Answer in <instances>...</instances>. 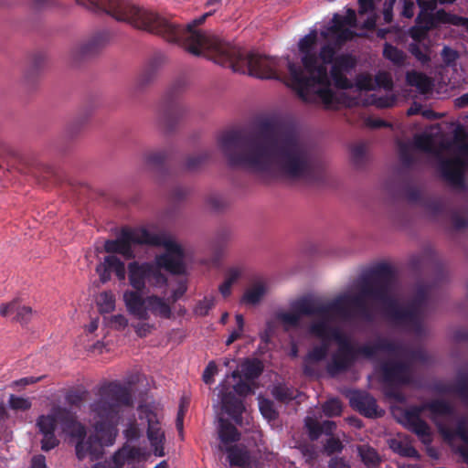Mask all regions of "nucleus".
<instances>
[{
    "label": "nucleus",
    "mask_w": 468,
    "mask_h": 468,
    "mask_svg": "<svg viewBox=\"0 0 468 468\" xmlns=\"http://www.w3.org/2000/svg\"><path fill=\"white\" fill-rule=\"evenodd\" d=\"M409 50L421 64L431 61V48L427 45L411 43L409 46Z\"/></svg>",
    "instance_id": "473e14b6"
},
{
    "label": "nucleus",
    "mask_w": 468,
    "mask_h": 468,
    "mask_svg": "<svg viewBox=\"0 0 468 468\" xmlns=\"http://www.w3.org/2000/svg\"><path fill=\"white\" fill-rule=\"evenodd\" d=\"M424 409L429 410L433 415L434 418L436 416H445L449 415L452 412V408L449 403L444 400H433L430 403H427L424 406Z\"/></svg>",
    "instance_id": "c9c22d12"
},
{
    "label": "nucleus",
    "mask_w": 468,
    "mask_h": 468,
    "mask_svg": "<svg viewBox=\"0 0 468 468\" xmlns=\"http://www.w3.org/2000/svg\"><path fill=\"white\" fill-rule=\"evenodd\" d=\"M406 81L410 86L415 87L417 90L422 94L430 92L433 88L432 80L424 73L416 70L407 72Z\"/></svg>",
    "instance_id": "412c9836"
},
{
    "label": "nucleus",
    "mask_w": 468,
    "mask_h": 468,
    "mask_svg": "<svg viewBox=\"0 0 468 468\" xmlns=\"http://www.w3.org/2000/svg\"><path fill=\"white\" fill-rule=\"evenodd\" d=\"M94 12L103 11L118 21L129 23L133 27L157 35L159 27H165L157 14L140 7L130 0H105L92 2Z\"/></svg>",
    "instance_id": "1a4fd4ad"
},
{
    "label": "nucleus",
    "mask_w": 468,
    "mask_h": 468,
    "mask_svg": "<svg viewBox=\"0 0 468 468\" xmlns=\"http://www.w3.org/2000/svg\"><path fill=\"white\" fill-rule=\"evenodd\" d=\"M350 404L366 417L378 416L376 399L367 393L355 391L350 396Z\"/></svg>",
    "instance_id": "6ab92c4d"
},
{
    "label": "nucleus",
    "mask_w": 468,
    "mask_h": 468,
    "mask_svg": "<svg viewBox=\"0 0 468 468\" xmlns=\"http://www.w3.org/2000/svg\"><path fill=\"white\" fill-rule=\"evenodd\" d=\"M218 436L221 441L220 446L227 447L229 443L238 441L240 434L228 420L219 419Z\"/></svg>",
    "instance_id": "b1692460"
},
{
    "label": "nucleus",
    "mask_w": 468,
    "mask_h": 468,
    "mask_svg": "<svg viewBox=\"0 0 468 468\" xmlns=\"http://www.w3.org/2000/svg\"><path fill=\"white\" fill-rule=\"evenodd\" d=\"M101 314H110L115 310L116 297L112 291L101 292L96 300Z\"/></svg>",
    "instance_id": "bb28decb"
},
{
    "label": "nucleus",
    "mask_w": 468,
    "mask_h": 468,
    "mask_svg": "<svg viewBox=\"0 0 468 468\" xmlns=\"http://www.w3.org/2000/svg\"><path fill=\"white\" fill-rule=\"evenodd\" d=\"M124 437L127 441H137L141 437V430L135 420L130 421L123 431Z\"/></svg>",
    "instance_id": "c03bdc74"
},
{
    "label": "nucleus",
    "mask_w": 468,
    "mask_h": 468,
    "mask_svg": "<svg viewBox=\"0 0 468 468\" xmlns=\"http://www.w3.org/2000/svg\"><path fill=\"white\" fill-rule=\"evenodd\" d=\"M354 289L357 291L356 294L348 291L329 303L313 297L296 299L291 303V310L279 313L277 318L288 331L299 328L303 315L315 317L309 326L310 335L323 340L334 337L338 345L326 367L330 376L335 377L347 370L359 356L372 358L385 354L389 359L382 365L384 381L390 384H409L413 376V353L387 339H378L374 344H366L356 348L348 336L336 326L335 321L337 318L349 320L356 311L364 318L370 319L374 310L368 302L373 301L381 304L386 316L393 324L420 334L429 289L420 288L414 299L405 304L400 297L396 275L385 264L378 265L363 275L354 285Z\"/></svg>",
    "instance_id": "f257e3e1"
},
{
    "label": "nucleus",
    "mask_w": 468,
    "mask_h": 468,
    "mask_svg": "<svg viewBox=\"0 0 468 468\" xmlns=\"http://www.w3.org/2000/svg\"><path fill=\"white\" fill-rule=\"evenodd\" d=\"M188 403L189 402H188L187 399L182 398L180 405H179L178 412H177L176 421V428L179 431V432L183 431L184 417H185Z\"/></svg>",
    "instance_id": "09e8293b"
},
{
    "label": "nucleus",
    "mask_w": 468,
    "mask_h": 468,
    "mask_svg": "<svg viewBox=\"0 0 468 468\" xmlns=\"http://www.w3.org/2000/svg\"><path fill=\"white\" fill-rule=\"evenodd\" d=\"M390 448L401 456L418 459L420 457L417 450L409 442L399 439L390 441Z\"/></svg>",
    "instance_id": "c756f323"
},
{
    "label": "nucleus",
    "mask_w": 468,
    "mask_h": 468,
    "mask_svg": "<svg viewBox=\"0 0 468 468\" xmlns=\"http://www.w3.org/2000/svg\"><path fill=\"white\" fill-rule=\"evenodd\" d=\"M207 12L198 18L190 22L186 28H182L166 18L161 17L165 22V27H159L157 35L168 42H175L183 45L186 49L194 55H203L218 63V58L224 54L223 48L229 44L221 42L210 33L197 30L196 27L205 22L207 17L211 16Z\"/></svg>",
    "instance_id": "423d86ee"
},
{
    "label": "nucleus",
    "mask_w": 468,
    "mask_h": 468,
    "mask_svg": "<svg viewBox=\"0 0 468 468\" xmlns=\"http://www.w3.org/2000/svg\"><path fill=\"white\" fill-rule=\"evenodd\" d=\"M259 408L265 419L269 420L276 419L277 412L273 407V403L271 400L259 398Z\"/></svg>",
    "instance_id": "4c0bfd02"
},
{
    "label": "nucleus",
    "mask_w": 468,
    "mask_h": 468,
    "mask_svg": "<svg viewBox=\"0 0 468 468\" xmlns=\"http://www.w3.org/2000/svg\"><path fill=\"white\" fill-rule=\"evenodd\" d=\"M304 422L311 440L318 439L323 433L331 435L336 428L335 422L332 420H324L323 423H319L311 417H306Z\"/></svg>",
    "instance_id": "aec40b11"
},
{
    "label": "nucleus",
    "mask_w": 468,
    "mask_h": 468,
    "mask_svg": "<svg viewBox=\"0 0 468 468\" xmlns=\"http://www.w3.org/2000/svg\"><path fill=\"white\" fill-rule=\"evenodd\" d=\"M217 372H218V367H217L216 363L214 361H210L203 372V375H202L203 381L206 384L212 383L214 380L213 377L217 374Z\"/></svg>",
    "instance_id": "603ef678"
},
{
    "label": "nucleus",
    "mask_w": 468,
    "mask_h": 468,
    "mask_svg": "<svg viewBox=\"0 0 468 468\" xmlns=\"http://www.w3.org/2000/svg\"><path fill=\"white\" fill-rule=\"evenodd\" d=\"M296 390L285 385H278L272 388V396L281 402H289L296 398Z\"/></svg>",
    "instance_id": "72a5a7b5"
},
{
    "label": "nucleus",
    "mask_w": 468,
    "mask_h": 468,
    "mask_svg": "<svg viewBox=\"0 0 468 468\" xmlns=\"http://www.w3.org/2000/svg\"><path fill=\"white\" fill-rule=\"evenodd\" d=\"M323 411L328 417L339 416L342 412V403L337 399H331L323 405Z\"/></svg>",
    "instance_id": "58836bf2"
},
{
    "label": "nucleus",
    "mask_w": 468,
    "mask_h": 468,
    "mask_svg": "<svg viewBox=\"0 0 468 468\" xmlns=\"http://www.w3.org/2000/svg\"><path fill=\"white\" fill-rule=\"evenodd\" d=\"M129 463L124 453H122V448L118 450L114 455L112 457L110 461H107L105 463L108 468H122L123 465Z\"/></svg>",
    "instance_id": "de8ad7c7"
},
{
    "label": "nucleus",
    "mask_w": 468,
    "mask_h": 468,
    "mask_svg": "<svg viewBox=\"0 0 468 468\" xmlns=\"http://www.w3.org/2000/svg\"><path fill=\"white\" fill-rule=\"evenodd\" d=\"M343 449L342 442L339 439L336 438H330L327 440L325 445H324V451L327 452V454H333L335 452H339Z\"/></svg>",
    "instance_id": "864d4df0"
},
{
    "label": "nucleus",
    "mask_w": 468,
    "mask_h": 468,
    "mask_svg": "<svg viewBox=\"0 0 468 468\" xmlns=\"http://www.w3.org/2000/svg\"><path fill=\"white\" fill-rule=\"evenodd\" d=\"M108 42L104 33H99L76 45L70 51L73 60H80L97 54Z\"/></svg>",
    "instance_id": "2eb2a0df"
},
{
    "label": "nucleus",
    "mask_w": 468,
    "mask_h": 468,
    "mask_svg": "<svg viewBox=\"0 0 468 468\" xmlns=\"http://www.w3.org/2000/svg\"><path fill=\"white\" fill-rule=\"evenodd\" d=\"M397 0H385L383 6V18L385 23H390L393 19V6Z\"/></svg>",
    "instance_id": "4d7b16f0"
},
{
    "label": "nucleus",
    "mask_w": 468,
    "mask_h": 468,
    "mask_svg": "<svg viewBox=\"0 0 468 468\" xmlns=\"http://www.w3.org/2000/svg\"><path fill=\"white\" fill-rule=\"evenodd\" d=\"M17 301H12L10 303H3L0 306V314L3 317H8L9 315L15 314H16V307Z\"/></svg>",
    "instance_id": "bf43d9fd"
},
{
    "label": "nucleus",
    "mask_w": 468,
    "mask_h": 468,
    "mask_svg": "<svg viewBox=\"0 0 468 468\" xmlns=\"http://www.w3.org/2000/svg\"><path fill=\"white\" fill-rule=\"evenodd\" d=\"M409 425L413 432L421 438L423 441H430V427L418 415L409 414Z\"/></svg>",
    "instance_id": "a878e982"
},
{
    "label": "nucleus",
    "mask_w": 468,
    "mask_h": 468,
    "mask_svg": "<svg viewBox=\"0 0 468 468\" xmlns=\"http://www.w3.org/2000/svg\"><path fill=\"white\" fill-rule=\"evenodd\" d=\"M454 15L446 12L443 9L436 11L434 14L420 10L416 18V24L423 27L424 30H431L441 24L453 25Z\"/></svg>",
    "instance_id": "a211bd4d"
},
{
    "label": "nucleus",
    "mask_w": 468,
    "mask_h": 468,
    "mask_svg": "<svg viewBox=\"0 0 468 468\" xmlns=\"http://www.w3.org/2000/svg\"><path fill=\"white\" fill-rule=\"evenodd\" d=\"M356 26L355 10L348 8L346 16L335 14L331 24L320 35L324 39H335V44L325 43L316 52L318 32L312 29L309 34L300 39L299 51L302 54L303 69L287 58V67L291 75L292 88L304 101L314 98L322 101L326 108L336 103L335 93L332 88L350 89L352 81L346 74L356 67V58L349 54L335 57L337 48L356 36L349 27Z\"/></svg>",
    "instance_id": "7ed1b4c3"
},
{
    "label": "nucleus",
    "mask_w": 468,
    "mask_h": 468,
    "mask_svg": "<svg viewBox=\"0 0 468 468\" xmlns=\"http://www.w3.org/2000/svg\"><path fill=\"white\" fill-rule=\"evenodd\" d=\"M37 425L43 434L41 449L43 451H49L55 448L58 444V441L54 434L57 421L53 412L51 411L50 414L40 416L37 419Z\"/></svg>",
    "instance_id": "f3484780"
},
{
    "label": "nucleus",
    "mask_w": 468,
    "mask_h": 468,
    "mask_svg": "<svg viewBox=\"0 0 468 468\" xmlns=\"http://www.w3.org/2000/svg\"><path fill=\"white\" fill-rule=\"evenodd\" d=\"M402 10L400 15L406 18H412L415 14V4L413 0H400Z\"/></svg>",
    "instance_id": "6e6d98bb"
},
{
    "label": "nucleus",
    "mask_w": 468,
    "mask_h": 468,
    "mask_svg": "<svg viewBox=\"0 0 468 468\" xmlns=\"http://www.w3.org/2000/svg\"><path fill=\"white\" fill-rule=\"evenodd\" d=\"M243 267L232 266L226 271L225 280L234 284L242 275Z\"/></svg>",
    "instance_id": "8fccbe9b"
},
{
    "label": "nucleus",
    "mask_w": 468,
    "mask_h": 468,
    "mask_svg": "<svg viewBox=\"0 0 468 468\" xmlns=\"http://www.w3.org/2000/svg\"><path fill=\"white\" fill-rule=\"evenodd\" d=\"M99 399L90 404V416L95 431L94 436L86 439V428L77 420L69 410L56 407L52 409L57 424L62 431L77 441L76 455L79 460L87 456L96 460L101 454L103 446L114 443L118 435V424L123 414L122 408L133 403L131 390L117 382L101 388Z\"/></svg>",
    "instance_id": "39448f33"
},
{
    "label": "nucleus",
    "mask_w": 468,
    "mask_h": 468,
    "mask_svg": "<svg viewBox=\"0 0 468 468\" xmlns=\"http://www.w3.org/2000/svg\"><path fill=\"white\" fill-rule=\"evenodd\" d=\"M396 98L395 96H385L379 97L375 100V104L378 108H388L395 104Z\"/></svg>",
    "instance_id": "e2e57ef3"
},
{
    "label": "nucleus",
    "mask_w": 468,
    "mask_h": 468,
    "mask_svg": "<svg viewBox=\"0 0 468 468\" xmlns=\"http://www.w3.org/2000/svg\"><path fill=\"white\" fill-rule=\"evenodd\" d=\"M441 432L448 440H452L455 437L460 438L467 446L460 448V452L468 463V431L463 423H460L454 431L447 430L440 427Z\"/></svg>",
    "instance_id": "393cba45"
},
{
    "label": "nucleus",
    "mask_w": 468,
    "mask_h": 468,
    "mask_svg": "<svg viewBox=\"0 0 468 468\" xmlns=\"http://www.w3.org/2000/svg\"><path fill=\"white\" fill-rule=\"evenodd\" d=\"M138 411L139 419L147 423V438L154 449V455L164 456L165 432L161 427L160 415L148 405L140 406Z\"/></svg>",
    "instance_id": "ddd939ff"
},
{
    "label": "nucleus",
    "mask_w": 468,
    "mask_h": 468,
    "mask_svg": "<svg viewBox=\"0 0 468 468\" xmlns=\"http://www.w3.org/2000/svg\"><path fill=\"white\" fill-rule=\"evenodd\" d=\"M165 159L162 152H153L145 155V163L149 165L161 164Z\"/></svg>",
    "instance_id": "13d9d810"
},
{
    "label": "nucleus",
    "mask_w": 468,
    "mask_h": 468,
    "mask_svg": "<svg viewBox=\"0 0 468 468\" xmlns=\"http://www.w3.org/2000/svg\"><path fill=\"white\" fill-rule=\"evenodd\" d=\"M376 0H358V13L364 15L375 10Z\"/></svg>",
    "instance_id": "052dcab7"
},
{
    "label": "nucleus",
    "mask_w": 468,
    "mask_h": 468,
    "mask_svg": "<svg viewBox=\"0 0 468 468\" xmlns=\"http://www.w3.org/2000/svg\"><path fill=\"white\" fill-rule=\"evenodd\" d=\"M265 292L266 287L264 283L261 282H256L246 290L242 302L247 304H256L261 301Z\"/></svg>",
    "instance_id": "c85d7f7f"
},
{
    "label": "nucleus",
    "mask_w": 468,
    "mask_h": 468,
    "mask_svg": "<svg viewBox=\"0 0 468 468\" xmlns=\"http://www.w3.org/2000/svg\"><path fill=\"white\" fill-rule=\"evenodd\" d=\"M361 461L368 468L376 467L381 462L378 452L369 445L363 444L357 447Z\"/></svg>",
    "instance_id": "cd10ccee"
},
{
    "label": "nucleus",
    "mask_w": 468,
    "mask_h": 468,
    "mask_svg": "<svg viewBox=\"0 0 468 468\" xmlns=\"http://www.w3.org/2000/svg\"><path fill=\"white\" fill-rule=\"evenodd\" d=\"M375 88H383L386 90H391L393 88V80L388 72L381 71L378 72L375 79Z\"/></svg>",
    "instance_id": "ea45409f"
},
{
    "label": "nucleus",
    "mask_w": 468,
    "mask_h": 468,
    "mask_svg": "<svg viewBox=\"0 0 468 468\" xmlns=\"http://www.w3.org/2000/svg\"><path fill=\"white\" fill-rule=\"evenodd\" d=\"M322 345L320 346H314L307 355L306 358H305V363H312V362H319L321 360H323L327 353H328V350H329V345H328V341L330 340H334L335 342H336L334 337H329L325 340H323Z\"/></svg>",
    "instance_id": "7c9ffc66"
},
{
    "label": "nucleus",
    "mask_w": 468,
    "mask_h": 468,
    "mask_svg": "<svg viewBox=\"0 0 468 468\" xmlns=\"http://www.w3.org/2000/svg\"><path fill=\"white\" fill-rule=\"evenodd\" d=\"M135 244H147L167 248L171 250L175 248L173 238L165 233H152L146 229H122L116 239L106 240L104 250L108 253H118L125 259L134 257L133 246Z\"/></svg>",
    "instance_id": "9d476101"
},
{
    "label": "nucleus",
    "mask_w": 468,
    "mask_h": 468,
    "mask_svg": "<svg viewBox=\"0 0 468 468\" xmlns=\"http://www.w3.org/2000/svg\"><path fill=\"white\" fill-rule=\"evenodd\" d=\"M106 324L117 331H122L129 325L128 318L122 314H117L105 318Z\"/></svg>",
    "instance_id": "e433bc0d"
},
{
    "label": "nucleus",
    "mask_w": 468,
    "mask_h": 468,
    "mask_svg": "<svg viewBox=\"0 0 468 468\" xmlns=\"http://www.w3.org/2000/svg\"><path fill=\"white\" fill-rule=\"evenodd\" d=\"M262 372V365L257 360H245L240 365V371L235 370L231 373L230 377L234 379L240 378L241 375L246 379H254L258 378Z\"/></svg>",
    "instance_id": "5701e85b"
},
{
    "label": "nucleus",
    "mask_w": 468,
    "mask_h": 468,
    "mask_svg": "<svg viewBox=\"0 0 468 468\" xmlns=\"http://www.w3.org/2000/svg\"><path fill=\"white\" fill-rule=\"evenodd\" d=\"M441 58H442L443 62L447 66H450V65H452L458 58V53H457V51H455L454 49H452L449 47H444L441 51Z\"/></svg>",
    "instance_id": "5fc2aeb1"
},
{
    "label": "nucleus",
    "mask_w": 468,
    "mask_h": 468,
    "mask_svg": "<svg viewBox=\"0 0 468 468\" xmlns=\"http://www.w3.org/2000/svg\"><path fill=\"white\" fill-rule=\"evenodd\" d=\"M96 272L102 283L111 280V272H114L120 281L125 280L126 277L124 263L114 255L105 257L103 261L97 265Z\"/></svg>",
    "instance_id": "dca6fc26"
},
{
    "label": "nucleus",
    "mask_w": 468,
    "mask_h": 468,
    "mask_svg": "<svg viewBox=\"0 0 468 468\" xmlns=\"http://www.w3.org/2000/svg\"><path fill=\"white\" fill-rule=\"evenodd\" d=\"M215 304L213 297H205L202 301H199L195 307V314L199 316H205L212 309Z\"/></svg>",
    "instance_id": "79ce46f5"
},
{
    "label": "nucleus",
    "mask_w": 468,
    "mask_h": 468,
    "mask_svg": "<svg viewBox=\"0 0 468 468\" xmlns=\"http://www.w3.org/2000/svg\"><path fill=\"white\" fill-rule=\"evenodd\" d=\"M329 468H351L343 459L333 458L329 463Z\"/></svg>",
    "instance_id": "774afa93"
},
{
    "label": "nucleus",
    "mask_w": 468,
    "mask_h": 468,
    "mask_svg": "<svg viewBox=\"0 0 468 468\" xmlns=\"http://www.w3.org/2000/svg\"><path fill=\"white\" fill-rule=\"evenodd\" d=\"M122 453H124L130 462L138 461L143 456L141 448L125 444L122 447Z\"/></svg>",
    "instance_id": "a18cd8bd"
},
{
    "label": "nucleus",
    "mask_w": 468,
    "mask_h": 468,
    "mask_svg": "<svg viewBox=\"0 0 468 468\" xmlns=\"http://www.w3.org/2000/svg\"><path fill=\"white\" fill-rule=\"evenodd\" d=\"M428 32V30H424V28L420 27L418 24L410 29V35L415 41L414 43H420L422 40H424Z\"/></svg>",
    "instance_id": "3c124183"
},
{
    "label": "nucleus",
    "mask_w": 468,
    "mask_h": 468,
    "mask_svg": "<svg viewBox=\"0 0 468 468\" xmlns=\"http://www.w3.org/2000/svg\"><path fill=\"white\" fill-rule=\"evenodd\" d=\"M94 12L103 11L118 21L129 23L133 27L157 35L159 27H165L157 14L140 7L130 0H105L92 2Z\"/></svg>",
    "instance_id": "6e6552de"
},
{
    "label": "nucleus",
    "mask_w": 468,
    "mask_h": 468,
    "mask_svg": "<svg viewBox=\"0 0 468 468\" xmlns=\"http://www.w3.org/2000/svg\"><path fill=\"white\" fill-rule=\"evenodd\" d=\"M239 396H247L252 392L250 386L239 380L232 387L227 384V380L220 384L219 398L222 410H225L236 422H239L240 416L244 410L243 401L238 398L234 393Z\"/></svg>",
    "instance_id": "f8f14e48"
},
{
    "label": "nucleus",
    "mask_w": 468,
    "mask_h": 468,
    "mask_svg": "<svg viewBox=\"0 0 468 468\" xmlns=\"http://www.w3.org/2000/svg\"><path fill=\"white\" fill-rule=\"evenodd\" d=\"M468 155V144H463L458 148V154L450 159L441 160L440 170L444 180L454 187H463L464 185L463 171L466 163L462 157Z\"/></svg>",
    "instance_id": "4468645a"
},
{
    "label": "nucleus",
    "mask_w": 468,
    "mask_h": 468,
    "mask_svg": "<svg viewBox=\"0 0 468 468\" xmlns=\"http://www.w3.org/2000/svg\"><path fill=\"white\" fill-rule=\"evenodd\" d=\"M218 145L232 165L270 176L313 182L324 172V163L299 135L275 120L260 122L249 133L229 131Z\"/></svg>",
    "instance_id": "f03ea898"
},
{
    "label": "nucleus",
    "mask_w": 468,
    "mask_h": 468,
    "mask_svg": "<svg viewBox=\"0 0 468 468\" xmlns=\"http://www.w3.org/2000/svg\"><path fill=\"white\" fill-rule=\"evenodd\" d=\"M16 309L14 319L23 325L27 324L37 314L30 306L21 305L19 302H17Z\"/></svg>",
    "instance_id": "f704fd0d"
},
{
    "label": "nucleus",
    "mask_w": 468,
    "mask_h": 468,
    "mask_svg": "<svg viewBox=\"0 0 468 468\" xmlns=\"http://www.w3.org/2000/svg\"><path fill=\"white\" fill-rule=\"evenodd\" d=\"M173 245L175 248L171 250L165 248V252L156 256L154 263L133 261L128 264L129 283L133 290L125 291L122 300L128 314L138 320L132 326L140 338L146 337L155 330V324L149 322L151 314L163 319L172 316L169 301L165 296L154 293L144 295L143 291L146 284L153 288L167 286V279L161 269L173 274L185 273V251L175 239Z\"/></svg>",
    "instance_id": "20e7f679"
},
{
    "label": "nucleus",
    "mask_w": 468,
    "mask_h": 468,
    "mask_svg": "<svg viewBox=\"0 0 468 468\" xmlns=\"http://www.w3.org/2000/svg\"><path fill=\"white\" fill-rule=\"evenodd\" d=\"M384 57L397 66H402L406 60V54L398 48L386 43L383 49Z\"/></svg>",
    "instance_id": "2f4dec72"
},
{
    "label": "nucleus",
    "mask_w": 468,
    "mask_h": 468,
    "mask_svg": "<svg viewBox=\"0 0 468 468\" xmlns=\"http://www.w3.org/2000/svg\"><path fill=\"white\" fill-rule=\"evenodd\" d=\"M452 142H441L436 145L434 137L431 134L423 133L414 135L412 144L410 142H398L399 154L401 162L410 165L414 160V149L440 157L444 152L450 151Z\"/></svg>",
    "instance_id": "9b49d317"
},
{
    "label": "nucleus",
    "mask_w": 468,
    "mask_h": 468,
    "mask_svg": "<svg viewBox=\"0 0 468 468\" xmlns=\"http://www.w3.org/2000/svg\"><path fill=\"white\" fill-rule=\"evenodd\" d=\"M219 450L228 453V459L232 466L246 468L249 463V452L245 448L239 446L223 447L219 446Z\"/></svg>",
    "instance_id": "4be33fe9"
},
{
    "label": "nucleus",
    "mask_w": 468,
    "mask_h": 468,
    "mask_svg": "<svg viewBox=\"0 0 468 468\" xmlns=\"http://www.w3.org/2000/svg\"><path fill=\"white\" fill-rule=\"evenodd\" d=\"M186 291V285L184 282H180L178 285V288L175 290L171 295V297H165L166 300L169 301L170 307L172 308V303H176L178 299H180L183 294Z\"/></svg>",
    "instance_id": "680f3d73"
},
{
    "label": "nucleus",
    "mask_w": 468,
    "mask_h": 468,
    "mask_svg": "<svg viewBox=\"0 0 468 468\" xmlns=\"http://www.w3.org/2000/svg\"><path fill=\"white\" fill-rule=\"evenodd\" d=\"M224 54L218 64L231 68L234 71L248 73L259 79H279L283 65L282 59L258 53H243L234 46L223 48Z\"/></svg>",
    "instance_id": "0eeeda50"
},
{
    "label": "nucleus",
    "mask_w": 468,
    "mask_h": 468,
    "mask_svg": "<svg viewBox=\"0 0 468 468\" xmlns=\"http://www.w3.org/2000/svg\"><path fill=\"white\" fill-rule=\"evenodd\" d=\"M31 468H47L45 456H34L31 462Z\"/></svg>",
    "instance_id": "338daca9"
},
{
    "label": "nucleus",
    "mask_w": 468,
    "mask_h": 468,
    "mask_svg": "<svg viewBox=\"0 0 468 468\" xmlns=\"http://www.w3.org/2000/svg\"><path fill=\"white\" fill-rule=\"evenodd\" d=\"M418 5L420 7V10H426V12L432 13L437 7V0H417Z\"/></svg>",
    "instance_id": "69168bd1"
},
{
    "label": "nucleus",
    "mask_w": 468,
    "mask_h": 468,
    "mask_svg": "<svg viewBox=\"0 0 468 468\" xmlns=\"http://www.w3.org/2000/svg\"><path fill=\"white\" fill-rule=\"evenodd\" d=\"M356 86L359 90H371L375 89L374 79L367 74H360L356 77Z\"/></svg>",
    "instance_id": "49530a36"
},
{
    "label": "nucleus",
    "mask_w": 468,
    "mask_h": 468,
    "mask_svg": "<svg viewBox=\"0 0 468 468\" xmlns=\"http://www.w3.org/2000/svg\"><path fill=\"white\" fill-rule=\"evenodd\" d=\"M11 409L16 410H27L31 408V401L27 398L11 395L8 400Z\"/></svg>",
    "instance_id": "a19ab883"
},
{
    "label": "nucleus",
    "mask_w": 468,
    "mask_h": 468,
    "mask_svg": "<svg viewBox=\"0 0 468 468\" xmlns=\"http://www.w3.org/2000/svg\"><path fill=\"white\" fill-rule=\"evenodd\" d=\"M352 157L356 162H358L366 154V146L363 144H357L351 149Z\"/></svg>",
    "instance_id": "0e129e2a"
},
{
    "label": "nucleus",
    "mask_w": 468,
    "mask_h": 468,
    "mask_svg": "<svg viewBox=\"0 0 468 468\" xmlns=\"http://www.w3.org/2000/svg\"><path fill=\"white\" fill-rule=\"evenodd\" d=\"M87 394V390L84 389L69 391L66 395V401L69 405L78 406L86 399Z\"/></svg>",
    "instance_id": "37998d69"
}]
</instances>
